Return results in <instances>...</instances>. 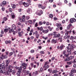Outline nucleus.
Instances as JSON below:
<instances>
[{"label": "nucleus", "instance_id": "1", "mask_svg": "<svg viewBox=\"0 0 76 76\" xmlns=\"http://www.w3.org/2000/svg\"><path fill=\"white\" fill-rule=\"evenodd\" d=\"M53 38H59L60 37V34H57V32L56 31H54L53 32V33H50V34H49L48 35V37H50V36H53Z\"/></svg>", "mask_w": 76, "mask_h": 76}, {"label": "nucleus", "instance_id": "2", "mask_svg": "<svg viewBox=\"0 0 76 76\" xmlns=\"http://www.w3.org/2000/svg\"><path fill=\"white\" fill-rule=\"evenodd\" d=\"M15 69H17L18 70V73L17 75L18 76H20V73H21V71H22V67H21V66H20V67L16 66L15 67Z\"/></svg>", "mask_w": 76, "mask_h": 76}, {"label": "nucleus", "instance_id": "3", "mask_svg": "<svg viewBox=\"0 0 76 76\" xmlns=\"http://www.w3.org/2000/svg\"><path fill=\"white\" fill-rule=\"evenodd\" d=\"M7 56L2 54L1 56H0V61H3L4 59H6L7 58Z\"/></svg>", "mask_w": 76, "mask_h": 76}, {"label": "nucleus", "instance_id": "4", "mask_svg": "<svg viewBox=\"0 0 76 76\" xmlns=\"http://www.w3.org/2000/svg\"><path fill=\"white\" fill-rule=\"evenodd\" d=\"M47 62H45L43 67V68H45L44 69V70H45V71L47 70V69H48V68L49 67V65H47Z\"/></svg>", "mask_w": 76, "mask_h": 76}, {"label": "nucleus", "instance_id": "5", "mask_svg": "<svg viewBox=\"0 0 76 76\" xmlns=\"http://www.w3.org/2000/svg\"><path fill=\"white\" fill-rule=\"evenodd\" d=\"M7 2L6 1H3V2L1 3L0 5L1 7H4L5 5H6Z\"/></svg>", "mask_w": 76, "mask_h": 76}, {"label": "nucleus", "instance_id": "6", "mask_svg": "<svg viewBox=\"0 0 76 76\" xmlns=\"http://www.w3.org/2000/svg\"><path fill=\"white\" fill-rule=\"evenodd\" d=\"M41 14H43V11H42V10L39 11V12H38V11H37L35 13V14L37 15H38V16H41Z\"/></svg>", "mask_w": 76, "mask_h": 76}, {"label": "nucleus", "instance_id": "7", "mask_svg": "<svg viewBox=\"0 0 76 76\" xmlns=\"http://www.w3.org/2000/svg\"><path fill=\"white\" fill-rule=\"evenodd\" d=\"M10 59H8L7 60H6L5 61L6 63V67H7L8 66H9V63H10Z\"/></svg>", "mask_w": 76, "mask_h": 76}, {"label": "nucleus", "instance_id": "8", "mask_svg": "<svg viewBox=\"0 0 76 76\" xmlns=\"http://www.w3.org/2000/svg\"><path fill=\"white\" fill-rule=\"evenodd\" d=\"M16 29L15 28H13V27H12V28H11L9 30V32L8 34H12V32H13V29Z\"/></svg>", "mask_w": 76, "mask_h": 76}, {"label": "nucleus", "instance_id": "9", "mask_svg": "<svg viewBox=\"0 0 76 76\" xmlns=\"http://www.w3.org/2000/svg\"><path fill=\"white\" fill-rule=\"evenodd\" d=\"M49 31V30L48 29H47V30H43V31H42V32L43 33H44V34H47L48 32V31Z\"/></svg>", "mask_w": 76, "mask_h": 76}, {"label": "nucleus", "instance_id": "10", "mask_svg": "<svg viewBox=\"0 0 76 76\" xmlns=\"http://www.w3.org/2000/svg\"><path fill=\"white\" fill-rule=\"evenodd\" d=\"M72 41V42H73L76 43V36L73 37Z\"/></svg>", "mask_w": 76, "mask_h": 76}, {"label": "nucleus", "instance_id": "11", "mask_svg": "<svg viewBox=\"0 0 76 76\" xmlns=\"http://www.w3.org/2000/svg\"><path fill=\"white\" fill-rule=\"evenodd\" d=\"M51 43H54L55 44H56L57 43V39H52V41L51 42Z\"/></svg>", "mask_w": 76, "mask_h": 76}, {"label": "nucleus", "instance_id": "12", "mask_svg": "<svg viewBox=\"0 0 76 76\" xmlns=\"http://www.w3.org/2000/svg\"><path fill=\"white\" fill-rule=\"evenodd\" d=\"M72 26V24L71 23H70L69 25H68V26L67 27V30H70V27Z\"/></svg>", "mask_w": 76, "mask_h": 76}, {"label": "nucleus", "instance_id": "13", "mask_svg": "<svg viewBox=\"0 0 76 76\" xmlns=\"http://www.w3.org/2000/svg\"><path fill=\"white\" fill-rule=\"evenodd\" d=\"M23 5H24L25 7L29 6V4L28 3H25V2L23 3Z\"/></svg>", "mask_w": 76, "mask_h": 76}, {"label": "nucleus", "instance_id": "14", "mask_svg": "<svg viewBox=\"0 0 76 76\" xmlns=\"http://www.w3.org/2000/svg\"><path fill=\"white\" fill-rule=\"evenodd\" d=\"M70 58L69 57H66V58H65L64 61H70Z\"/></svg>", "mask_w": 76, "mask_h": 76}, {"label": "nucleus", "instance_id": "15", "mask_svg": "<svg viewBox=\"0 0 76 76\" xmlns=\"http://www.w3.org/2000/svg\"><path fill=\"white\" fill-rule=\"evenodd\" d=\"M71 73H76V70L75 69H72L71 71Z\"/></svg>", "mask_w": 76, "mask_h": 76}, {"label": "nucleus", "instance_id": "16", "mask_svg": "<svg viewBox=\"0 0 76 76\" xmlns=\"http://www.w3.org/2000/svg\"><path fill=\"white\" fill-rule=\"evenodd\" d=\"M11 5L12 6V8H13V9H15V8H16V5H15V4H12L11 3Z\"/></svg>", "mask_w": 76, "mask_h": 76}, {"label": "nucleus", "instance_id": "17", "mask_svg": "<svg viewBox=\"0 0 76 76\" xmlns=\"http://www.w3.org/2000/svg\"><path fill=\"white\" fill-rule=\"evenodd\" d=\"M5 43L6 44H11V41L10 40L6 41H5Z\"/></svg>", "mask_w": 76, "mask_h": 76}, {"label": "nucleus", "instance_id": "18", "mask_svg": "<svg viewBox=\"0 0 76 76\" xmlns=\"http://www.w3.org/2000/svg\"><path fill=\"white\" fill-rule=\"evenodd\" d=\"M56 26H57L58 28H59V26H61V24L56 23Z\"/></svg>", "mask_w": 76, "mask_h": 76}, {"label": "nucleus", "instance_id": "19", "mask_svg": "<svg viewBox=\"0 0 76 76\" xmlns=\"http://www.w3.org/2000/svg\"><path fill=\"white\" fill-rule=\"evenodd\" d=\"M58 72L57 70H54L52 72V73H53V74H54V73H56Z\"/></svg>", "mask_w": 76, "mask_h": 76}, {"label": "nucleus", "instance_id": "20", "mask_svg": "<svg viewBox=\"0 0 76 76\" xmlns=\"http://www.w3.org/2000/svg\"><path fill=\"white\" fill-rule=\"evenodd\" d=\"M10 74V73L9 72V71H7L5 73V75H9Z\"/></svg>", "mask_w": 76, "mask_h": 76}, {"label": "nucleus", "instance_id": "21", "mask_svg": "<svg viewBox=\"0 0 76 76\" xmlns=\"http://www.w3.org/2000/svg\"><path fill=\"white\" fill-rule=\"evenodd\" d=\"M40 72H44V71H45V70H44V68H43L42 67H40Z\"/></svg>", "mask_w": 76, "mask_h": 76}, {"label": "nucleus", "instance_id": "22", "mask_svg": "<svg viewBox=\"0 0 76 76\" xmlns=\"http://www.w3.org/2000/svg\"><path fill=\"white\" fill-rule=\"evenodd\" d=\"M1 66H2V67H4V70L5 69V68L7 66H4V63H3L1 64Z\"/></svg>", "mask_w": 76, "mask_h": 76}, {"label": "nucleus", "instance_id": "23", "mask_svg": "<svg viewBox=\"0 0 76 76\" xmlns=\"http://www.w3.org/2000/svg\"><path fill=\"white\" fill-rule=\"evenodd\" d=\"M72 64V61L67 62V64H68V65H70L71 64Z\"/></svg>", "mask_w": 76, "mask_h": 76}, {"label": "nucleus", "instance_id": "24", "mask_svg": "<svg viewBox=\"0 0 76 76\" xmlns=\"http://www.w3.org/2000/svg\"><path fill=\"white\" fill-rule=\"evenodd\" d=\"M49 17L50 18H53V15L52 14H50L49 15Z\"/></svg>", "mask_w": 76, "mask_h": 76}, {"label": "nucleus", "instance_id": "25", "mask_svg": "<svg viewBox=\"0 0 76 76\" xmlns=\"http://www.w3.org/2000/svg\"><path fill=\"white\" fill-rule=\"evenodd\" d=\"M73 18H71L70 20V22L71 23H73Z\"/></svg>", "mask_w": 76, "mask_h": 76}, {"label": "nucleus", "instance_id": "26", "mask_svg": "<svg viewBox=\"0 0 76 76\" xmlns=\"http://www.w3.org/2000/svg\"><path fill=\"white\" fill-rule=\"evenodd\" d=\"M27 22L30 23V24H32V21L31 20H28Z\"/></svg>", "mask_w": 76, "mask_h": 76}, {"label": "nucleus", "instance_id": "27", "mask_svg": "<svg viewBox=\"0 0 76 76\" xmlns=\"http://www.w3.org/2000/svg\"><path fill=\"white\" fill-rule=\"evenodd\" d=\"M75 46L74 45H71V47L72 49H73L74 48H75Z\"/></svg>", "mask_w": 76, "mask_h": 76}, {"label": "nucleus", "instance_id": "28", "mask_svg": "<svg viewBox=\"0 0 76 76\" xmlns=\"http://www.w3.org/2000/svg\"><path fill=\"white\" fill-rule=\"evenodd\" d=\"M64 48L63 45H61L60 46V48L61 49V50H62Z\"/></svg>", "mask_w": 76, "mask_h": 76}, {"label": "nucleus", "instance_id": "29", "mask_svg": "<svg viewBox=\"0 0 76 76\" xmlns=\"http://www.w3.org/2000/svg\"><path fill=\"white\" fill-rule=\"evenodd\" d=\"M35 35L36 37V38L38 39V38H39V34H35Z\"/></svg>", "mask_w": 76, "mask_h": 76}, {"label": "nucleus", "instance_id": "30", "mask_svg": "<svg viewBox=\"0 0 76 76\" xmlns=\"http://www.w3.org/2000/svg\"><path fill=\"white\" fill-rule=\"evenodd\" d=\"M2 69L3 70H4V68L1 66V64H0V69Z\"/></svg>", "mask_w": 76, "mask_h": 76}, {"label": "nucleus", "instance_id": "31", "mask_svg": "<svg viewBox=\"0 0 76 76\" xmlns=\"http://www.w3.org/2000/svg\"><path fill=\"white\" fill-rule=\"evenodd\" d=\"M13 70H12V69H9V70H8V72H9V73H10H10H12V71Z\"/></svg>", "mask_w": 76, "mask_h": 76}, {"label": "nucleus", "instance_id": "32", "mask_svg": "<svg viewBox=\"0 0 76 76\" xmlns=\"http://www.w3.org/2000/svg\"><path fill=\"white\" fill-rule=\"evenodd\" d=\"M3 20L4 21H6V20H7V17H4L3 18Z\"/></svg>", "mask_w": 76, "mask_h": 76}, {"label": "nucleus", "instance_id": "33", "mask_svg": "<svg viewBox=\"0 0 76 76\" xmlns=\"http://www.w3.org/2000/svg\"><path fill=\"white\" fill-rule=\"evenodd\" d=\"M4 32L5 33H6V32H7L8 31H7V28H5L4 30Z\"/></svg>", "mask_w": 76, "mask_h": 76}, {"label": "nucleus", "instance_id": "34", "mask_svg": "<svg viewBox=\"0 0 76 76\" xmlns=\"http://www.w3.org/2000/svg\"><path fill=\"white\" fill-rule=\"evenodd\" d=\"M3 69H0V73H3Z\"/></svg>", "mask_w": 76, "mask_h": 76}, {"label": "nucleus", "instance_id": "35", "mask_svg": "<svg viewBox=\"0 0 76 76\" xmlns=\"http://www.w3.org/2000/svg\"><path fill=\"white\" fill-rule=\"evenodd\" d=\"M26 20H28L30 18V17L29 16H26Z\"/></svg>", "mask_w": 76, "mask_h": 76}, {"label": "nucleus", "instance_id": "36", "mask_svg": "<svg viewBox=\"0 0 76 76\" xmlns=\"http://www.w3.org/2000/svg\"><path fill=\"white\" fill-rule=\"evenodd\" d=\"M56 12H58V13H60V12H62V11L61 10V11H59L58 10H56Z\"/></svg>", "mask_w": 76, "mask_h": 76}, {"label": "nucleus", "instance_id": "37", "mask_svg": "<svg viewBox=\"0 0 76 76\" xmlns=\"http://www.w3.org/2000/svg\"><path fill=\"white\" fill-rule=\"evenodd\" d=\"M68 54L69 55H71L72 54V51H71L70 50L69 51H68Z\"/></svg>", "mask_w": 76, "mask_h": 76}, {"label": "nucleus", "instance_id": "38", "mask_svg": "<svg viewBox=\"0 0 76 76\" xmlns=\"http://www.w3.org/2000/svg\"><path fill=\"white\" fill-rule=\"evenodd\" d=\"M27 31H28V32H29V31H30V27H28V28L27 29Z\"/></svg>", "mask_w": 76, "mask_h": 76}, {"label": "nucleus", "instance_id": "39", "mask_svg": "<svg viewBox=\"0 0 76 76\" xmlns=\"http://www.w3.org/2000/svg\"><path fill=\"white\" fill-rule=\"evenodd\" d=\"M13 53L12 52H10L9 54L10 57H11L12 56V55H13Z\"/></svg>", "mask_w": 76, "mask_h": 76}, {"label": "nucleus", "instance_id": "40", "mask_svg": "<svg viewBox=\"0 0 76 76\" xmlns=\"http://www.w3.org/2000/svg\"><path fill=\"white\" fill-rule=\"evenodd\" d=\"M30 52H31V53H34V52H35V50H31Z\"/></svg>", "mask_w": 76, "mask_h": 76}, {"label": "nucleus", "instance_id": "41", "mask_svg": "<svg viewBox=\"0 0 76 76\" xmlns=\"http://www.w3.org/2000/svg\"><path fill=\"white\" fill-rule=\"evenodd\" d=\"M39 31H43V28L41 26L40 28Z\"/></svg>", "mask_w": 76, "mask_h": 76}, {"label": "nucleus", "instance_id": "42", "mask_svg": "<svg viewBox=\"0 0 76 76\" xmlns=\"http://www.w3.org/2000/svg\"><path fill=\"white\" fill-rule=\"evenodd\" d=\"M38 7L39 8H41L42 7V4H39L38 5Z\"/></svg>", "mask_w": 76, "mask_h": 76}, {"label": "nucleus", "instance_id": "43", "mask_svg": "<svg viewBox=\"0 0 76 76\" xmlns=\"http://www.w3.org/2000/svg\"><path fill=\"white\" fill-rule=\"evenodd\" d=\"M39 25H42V23L41 21H39Z\"/></svg>", "mask_w": 76, "mask_h": 76}, {"label": "nucleus", "instance_id": "44", "mask_svg": "<svg viewBox=\"0 0 76 76\" xmlns=\"http://www.w3.org/2000/svg\"><path fill=\"white\" fill-rule=\"evenodd\" d=\"M53 19L54 20H57L58 19V18L56 17H54L53 18Z\"/></svg>", "mask_w": 76, "mask_h": 76}, {"label": "nucleus", "instance_id": "45", "mask_svg": "<svg viewBox=\"0 0 76 76\" xmlns=\"http://www.w3.org/2000/svg\"><path fill=\"white\" fill-rule=\"evenodd\" d=\"M30 65L31 67H34V63H31L30 64Z\"/></svg>", "mask_w": 76, "mask_h": 76}, {"label": "nucleus", "instance_id": "46", "mask_svg": "<svg viewBox=\"0 0 76 76\" xmlns=\"http://www.w3.org/2000/svg\"><path fill=\"white\" fill-rule=\"evenodd\" d=\"M68 33H69V34H71L72 33V30H70V31H67Z\"/></svg>", "mask_w": 76, "mask_h": 76}, {"label": "nucleus", "instance_id": "47", "mask_svg": "<svg viewBox=\"0 0 76 76\" xmlns=\"http://www.w3.org/2000/svg\"><path fill=\"white\" fill-rule=\"evenodd\" d=\"M66 52L65 51V50H64L63 53V54H64V55H65V54H66Z\"/></svg>", "mask_w": 76, "mask_h": 76}, {"label": "nucleus", "instance_id": "48", "mask_svg": "<svg viewBox=\"0 0 76 76\" xmlns=\"http://www.w3.org/2000/svg\"><path fill=\"white\" fill-rule=\"evenodd\" d=\"M38 26V23H36L35 25V27H37Z\"/></svg>", "mask_w": 76, "mask_h": 76}, {"label": "nucleus", "instance_id": "49", "mask_svg": "<svg viewBox=\"0 0 76 76\" xmlns=\"http://www.w3.org/2000/svg\"><path fill=\"white\" fill-rule=\"evenodd\" d=\"M69 55L68 53L67 55L66 54H65V55H64V56H65L66 57H68Z\"/></svg>", "mask_w": 76, "mask_h": 76}, {"label": "nucleus", "instance_id": "50", "mask_svg": "<svg viewBox=\"0 0 76 76\" xmlns=\"http://www.w3.org/2000/svg\"><path fill=\"white\" fill-rule=\"evenodd\" d=\"M11 17L12 19H14V18H15V15H12L11 16Z\"/></svg>", "mask_w": 76, "mask_h": 76}, {"label": "nucleus", "instance_id": "51", "mask_svg": "<svg viewBox=\"0 0 76 76\" xmlns=\"http://www.w3.org/2000/svg\"><path fill=\"white\" fill-rule=\"evenodd\" d=\"M73 36H71L70 38V39L71 40H72V39H73Z\"/></svg>", "mask_w": 76, "mask_h": 76}, {"label": "nucleus", "instance_id": "52", "mask_svg": "<svg viewBox=\"0 0 76 76\" xmlns=\"http://www.w3.org/2000/svg\"><path fill=\"white\" fill-rule=\"evenodd\" d=\"M38 72V71H37L34 72V74L35 75H37Z\"/></svg>", "mask_w": 76, "mask_h": 76}, {"label": "nucleus", "instance_id": "53", "mask_svg": "<svg viewBox=\"0 0 76 76\" xmlns=\"http://www.w3.org/2000/svg\"><path fill=\"white\" fill-rule=\"evenodd\" d=\"M40 53H41V54H44V51H40Z\"/></svg>", "mask_w": 76, "mask_h": 76}, {"label": "nucleus", "instance_id": "54", "mask_svg": "<svg viewBox=\"0 0 76 76\" xmlns=\"http://www.w3.org/2000/svg\"><path fill=\"white\" fill-rule=\"evenodd\" d=\"M12 74H15V70H13L12 71Z\"/></svg>", "mask_w": 76, "mask_h": 76}, {"label": "nucleus", "instance_id": "55", "mask_svg": "<svg viewBox=\"0 0 76 76\" xmlns=\"http://www.w3.org/2000/svg\"><path fill=\"white\" fill-rule=\"evenodd\" d=\"M73 73H72V72L71 71V72L69 73V76H73Z\"/></svg>", "mask_w": 76, "mask_h": 76}, {"label": "nucleus", "instance_id": "56", "mask_svg": "<svg viewBox=\"0 0 76 76\" xmlns=\"http://www.w3.org/2000/svg\"><path fill=\"white\" fill-rule=\"evenodd\" d=\"M66 68H68V67H70V66L68 65H66L65 66Z\"/></svg>", "mask_w": 76, "mask_h": 76}, {"label": "nucleus", "instance_id": "57", "mask_svg": "<svg viewBox=\"0 0 76 76\" xmlns=\"http://www.w3.org/2000/svg\"><path fill=\"white\" fill-rule=\"evenodd\" d=\"M73 21L74 22H75L76 21V20L75 18H73Z\"/></svg>", "mask_w": 76, "mask_h": 76}, {"label": "nucleus", "instance_id": "58", "mask_svg": "<svg viewBox=\"0 0 76 76\" xmlns=\"http://www.w3.org/2000/svg\"><path fill=\"white\" fill-rule=\"evenodd\" d=\"M42 9H45L46 7H45L44 6L42 7Z\"/></svg>", "mask_w": 76, "mask_h": 76}, {"label": "nucleus", "instance_id": "59", "mask_svg": "<svg viewBox=\"0 0 76 76\" xmlns=\"http://www.w3.org/2000/svg\"><path fill=\"white\" fill-rule=\"evenodd\" d=\"M25 63H23L22 64V66H23H23H25Z\"/></svg>", "mask_w": 76, "mask_h": 76}, {"label": "nucleus", "instance_id": "60", "mask_svg": "<svg viewBox=\"0 0 76 76\" xmlns=\"http://www.w3.org/2000/svg\"><path fill=\"white\" fill-rule=\"evenodd\" d=\"M75 63H76V59H74L73 61V63L75 64Z\"/></svg>", "mask_w": 76, "mask_h": 76}, {"label": "nucleus", "instance_id": "61", "mask_svg": "<svg viewBox=\"0 0 76 76\" xmlns=\"http://www.w3.org/2000/svg\"><path fill=\"white\" fill-rule=\"evenodd\" d=\"M22 18L23 19H25V15H23L22 17Z\"/></svg>", "mask_w": 76, "mask_h": 76}, {"label": "nucleus", "instance_id": "62", "mask_svg": "<svg viewBox=\"0 0 76 76\" xmlns=\"http://www.w3.org/2000/svg\"><path fill=\"white\" fill-rule=\"evenodd\" d=\"M23 2H22V1L20 2L19 3V4H23Z\"/></svg>", "mask_w": 76, "mask_h": 76}, {"label": "nucleus", "instance_id": "63", "mask_svg": "<svg viewBox=\"0 0 76 76\" xmlns=\"http://www.w3.org/2000/svg\"><path fill=\"white\" fill-rule=\"evenodd\" d=\"M25 18H22V22H25Z\"/></svg>", "mask_w": 76, "mask_h": 76}, {"label": "nucleus", "instance_id": "64", "mask_svg": "<svg viewBox=\"0 0 76 76\" xmlns=\"http://www.w3.org/2000/svg\"><path fill=\"white\" fill-rule=\"evenodd\" d=\"M54 76H58V74H54Z\"/></svg>", "mask_w": 76, "mask_h": 76}]
</instances>
